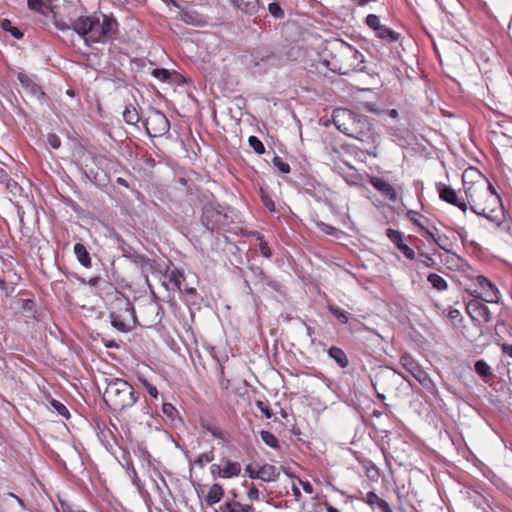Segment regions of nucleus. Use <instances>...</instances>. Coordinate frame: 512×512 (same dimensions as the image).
<instances>
[{
	"mask_svg": "<svg viewBox=\"0 0 512 512\" xmlns=\"http://www.w3.org/2000/svg\"><path fill=\"white\" fill-rule=\"evenodd\" d=\"M467 208L476 215L485 217L500 226L505 218L500 196L489 181L474 168H469L462 175Z\"/></svg>",
	"mask_w": 512,
	"mask_h": 512,
	"instance_id": "obj_1",
	"label": "nucleus"
},
{
	"mask_svg": "<svg viewBox=\"0 0 512 512\" xmlns=\"http://www.w3.org/2000/svg\"><path fill=\"white\" fill-rule=\"evenodd\" d=\"M332 120L336 128L343 134L364 143H374L376 135L367 116L345 108L333 111Z\"/></svg>",
	"mask_w": 512,
	"mask_h": 512,
	"instance_id": "obj_2",
	"label": "nucleus"
},
{
	"mask_svg": "<svg viewBox=\"0 0 512 512\" xmlns=\"http://www.w3.org/2000/svg\"><path fill=\"white\" fill-rule=\"evenodd\" d=\"M73 30L84 38L86 44L104 43L114 37L118 29L117 21L102 15L80 17L72 22Z\"/></svg>",
	"mask_w": 512,
	"mask_h": 512,
	"instance_id": "obj_3",
	"label": "nucleus"
},
{
	"mask_svg": "<svg viewBox=\"0 0 512 512\" xmlns=\"http://www.w3.org/2000/svg\"><path fill=\"white\" fill-rule=\"evenodd\" d=\"M103 398L113 409L123 410L136 403L138 394L127 381L113 378L108 381Z\"/></svg>",
	"mask_w": 512,
	"mask_h": 512,
	"instance_id": "obj_4",
	"label": "nucleus"
},
{
	"mask_svg": "<svg viewBox=\"0 0 512 512\" xmlns=\"http://www.w3.org/2000/svg\"><path fill=\"white\" fill-rule=\"evenodd\" d=\"M201 222L211 232L225 229L228 226V216L221 206L207 204L203 208Z\"/></svg>",
	"mask_w": 512,
	"mask_h": 512,
	"instance_id": "obj_5",
	"label": "nucleus"
},
{
	"mask_svg": "<svg viewBox=\"0 0 512 512\" xmlns=\"http://www.w3.org/2000/svg\"><path fill=\"white\" fill-rule=\"evenodd\" d=\"M150 136H162L170 129V123L164 113L152 110L143 122Z\"/></svg>",
	"mask_w": 512,
	"mask_h": 512,
	"instance_id": "obj_6",
	"label": "nucleus"
},
{
	"mask_svg": "<svg viewBox=\"0 0 512 512\" xmlns=\"http://www.w3.org/2000/svg\"><path fill=\"white\" fill-rule=\"evenodd\" d=\"M278 59L272 49L267 46L258 47L252 51L247 64L253 68H268L277 65Z\"/></svg>",
	"mask_w": 512,
	"mask_h": 512,
	"instance_id": "obj_7",
	"label": "nucleus"
},
{
	"mask_svg": "<svg viewBox=\"0 0 512 512\" xmlns=\"http://www.w3.org/2000/svg\"><path fill=\"white\" fill-rule=\"evenodd\" d=\"M124 313L127 316L125 318H123L118 313L112 312L110 314L111 324L114 328H116L117 330H119L121 332H128L131 329L129 319L134 320V318H135L134 308L130 302H126L125 308H124Z\"/></svg>",
	"mask_w": 512,
	"mask_h": 512,
	"instance_id": "obj_8",
	"label": "nucleus"
},
{
	"mask_svg": "<svg viewBox=\"0 0 512 512\" xmlns=\"http://www.w3.org/2000/svg\"><path fill=\"white\" fill-rule=\"evenodd\" d=\"M437 191L440 199L458 207L463 212L467 211V203L465 200H460L456 194V191L451 187L443 183L437 184Z\"/></svg>",
	"mask_w": 512,
	"mask_h": 512,
	"instance_id": "obj_9",
	"label": "nucleus"
},
{
	"mask_svg": "<svg viewBox=\"0 0 512 512\" xmlns=\"http://www.w3.org/2000/svg\"><path fill=\"white\" fill-rule=\"evenodd\" d=\"M467 312L473 320L479 322H489L491 320V313L488 307L481 303L479 300H471L467 304Z\"/></svg>",
	"mask_w": 512,
	"mask_h": 512,
	"instance_id": "obj_10",
	"label": "nucleus"
},
{
	"mask_svg": "<svg viewBox=\"0 0 512 512\" xmlns=\"http://www.w3.org/2000/svg\"><path fill=\"white\" fill-rule=\"evenodd\" d=\"M369 182L377 191H379L387 199H389L392 202L397 201V193L394 187L387 181L379 177H370Z\"/></svg>",
	"mask_w": 512,
	"mask_h": 512,
	"instance_id": "obj_11",
	"label": "nucleus"
},
{
	"mask_svg": "<svg viewBox=\"0 0 512 512\" xmlns=\"http://www.w3.org/2000/svg\"><path fill=\"white\" fill-rule=\"evenodd\" d=\"M476 281L483 291V300L485 302L493 303L498 301V290L486 277L478 276Z\"/></svg>",
	"mask_w": 512,
	"mask_h": 512,
	"instance_id": "obj_12",
	"label": "nucleus"
},
{
	"mask_svg": "<svg viewBox=\"0 0 512 512\" xmlns=\"http://www.w3.org/2000/svg\"><path fill=\"white\" fill-rule=\"evenodd\" d=\"M18 80L22 87L37 99H40L45 95V93L41 90V87L36 84L27 74L20 72L18 74Z\"/></svg>",
	"mask_w": 512,
	"mask_h": 512,
	"instance_id": "obj_13",
	"label": "nucleus"
},
{
	"mask_svg": "<svg viewBox=\"0 0 512 512\" xmlns=\"http://www.w3.org/2000/svg\"><path fill=\"white\" fill-rule=\"evenodd\" d=\"M334 49L339 53V55L346 59H354L356 61L362 62L363 55L356 50L351 45L345 43L344 41H337L335 43Z\"/></svg>",
	"mask_w": 512,
	"mask_h": 512,
	"instance_id": "obj_14",
	"label": "nucleus"
},
{
	"mask_svg": "<svg viewBox=\"0 0 512 512\" xmlns=\"http://www.w3.org/2000/svg\"><path fill=\"white\" fill-rule=\"evenodd\" d=\"M222 471L225 479L239 476L241 465L239 462L231 461L228 458L221 459Z\"/></svg>",
	"mask_w": 512,
	"mask_h": 512,
	"instance_id": "obj_15",
	"label": "nucleus"
},
{
	"mask_svg": "<svg viewBox=\"0 0 512 512\" xmlns=\"http://www.w3.org/2000/svg\"><path fill=\"white\" fill-rule=\"evenodd\" d=\"M280 470L272 464H264L259 468L258 479L265 482H271L278 479Z\"/></svg>",
	"mask_w": 512,
	"mask_h": 512,
	"instance_id": "obj_16",
	"label": "nucleus"
},
{
	"mask_svg": "<svg viewBox=\"0 0 512 512\" xmlns=\"http://www.w3.org/2000/svg\"><path fill=\"white\" fill-rule=\"evenodd\" d=\"M341 175L345 182L350 186H358L362 182L361 175L352 166H348L343 172H341Z\"/></svg>",
	"mask_w": 512,
	"mask_h": 512,
	"instance_id": "obj_17",
	"label": "nucleus"
},
{
	"mask_svg": "<svg viewBox=\"0 0 512 512\" xmlns=\"http://www.w3.org/2000/svg\"><path fill=\"white\" fill-rule=\"evenodd\" d=\"M74 253L81 265H83L85 268L91 267V258L89 252L83 244L76 243L74 245Z\"/></svg>",
	"mask_w": 512,
	"mask_h": 512,
	"instance_id": "obj_18",
	"label": "nucleus"
},
{
	"mask_svg": "<svg viewBox=\"0 0 512 512\" xmlns=\"http://www.w3.org/2000/svg\"><path fill=\"white\" fill-rule=\"evenodd\" d=\"M234 5L247 14H254L259 8V0H232Z\"/></svg>",
	"mask_w": 512,
	"mask_h": 512,
	"instance_id": "obj_19",
	"label": "nucleus"
},
{
	"mask_svg": "<svg viewBox=\"0 0 512 512\" xmlns=\"http://www.w3.org/2000/svg\"><path fill=\"white\" fill-rule=\"evenodd\" d=\"M224 494L223 488L220 484H213L206 496V503L208 506H212L218 503Z\"/></svg>",
	"mask_w": 512,
	"mask_h": 512,
	"instance_id": "obj_20",
	"label": "nucleus"
},
{
	"mask_svg": "<svg viewBox=\"0 0 512 512\" xmlns=\"http://www.w3.org/2000/svg\"><path fill=\"white\" fill-rule=\"evenodd\" d=\"M375 35L389 43L398 41L400 37L399 33L385 25H382L377 31H375Z\"/></svg>",
	"mask_w": 512,
	"mask_h": 512,
	"instance_id": "obj_21",
	"label": "nucleus"
},
{
	"mask_svg": "<svg viewBox=\"0 0 512 512\" xmlns=\"http://www.w3.org/2000/svg\"><path fill=\"white\" fill-rule=\"evenodd\" d=\"M412 376L427 390H431L434 387V383L430 376L419 366Z\"/></svg>",
	"mask_w": 512,
	"mask_h": 512,
	"instance_id": "obj_22",
	"label": "nucleus"
},
{
	"mask_svg": "<svg viewBox=\"0 0 512 512\" xmlns=\"http://www.w3.org/2000/svg\"><path fill=\"white\" fill-rule=\"evenodd\" d=\"M123 119L129 125H136L140 121V115L134 105L129 104L125 107Z\"/></svg>",
	"mask_w": 512,
	"mask_h": 512,
	"instance_id": "obj_23",
	"label": "nucleus"
},
{
	"mask_svg": "<svg viewBox=\"0 0 512 512\" xmlns=\"http://www.w3.org/2000/svg\"><path fill=\"white\" fill-rule=\"evenodd\" d=\"M328 355L335 360L340 367L345 368L348 365L347 356L342 349L333 346L328 350Z\"/></svg>",
	"mask_w": 512,
	"mask_h": 512,
	"instance_id": "obj_24",
	"label": "nucleus"
},
{
	"mask_svg": "<svg viewBox=\"0 0 512 512\" xmlns=\"http://www.w3.org/2000/svg\"><path fill=\"white\" fill-rule=\"evenodd\" d=\"M427 280L438 291H444L448 287L446 280L436 273L429 274Z\"/></svg>",
	"mask_w": 512,
	"mask_h": 512,
	"instance_id": "obj_25",
	"label": "nucleus"
},
{
	"mask_svg": "<svg viewBox=\"0 0 512 512\" xmlns=\"http://www.w3.org/2000/svg\"><path fill=\"white\" fill-rule=\"evenodd\" d=\"M400 365L411 375L419 367L418 363L408 354L400 357Z\"/></svg>",
	"mask_w": 512,
	"mask_h": 512,
	"instance_id": "obj_26",
	"label": "nucleus"
},
{
	"mask_svg": "<svg viewBox=\"0 0 512 512\" xmlns=\"http://www.w3.org/2000/svg\"><path fill=\"white\" fill-rule=\"evenodd\" d=\"M251 505L242 504L238 501H229L224 505V510L226 512H250Z\"/></svg>",
	"mask_w": 512,
	"mask_h": 512,
	"instance_id": "obj_27",
	"label": "nucleus"
},
{
	"mask_svg": "<svg viewBox=\"0 0 512 512\" xmlns=\"http://www.w3.org/2000/svg\"><path fill=\"white\" fill-rule=\"evenodd\" d=\"M475 372L484 378H491L493 376L491 367L484 360L476 361L474 365Z\"/></svg>",
	"mask_w": 512,
	"mask_h": 512,
	"instance_id": "obj_28",
	"label": "nucleus"
},
{
	"mask_svg": "<svg viewBox=\"0 0 512 512\" xmlns=\"http://www.w3.org/2000/svg\"><path fill=\"white\" fill-rule=\"evenodd\" d=\"M260 437L262 441L269 447L278 449L279 448V441L278 439L269 431L262 430L260 432Z\"/></svg>",
	"mask_w": 512,
	"mask_h": 512,
	"instance_id": "obj_29",
	"label": "nucleus"
},
{
	"mask_svg": "<svg viewBox=\"0 0 512 512\" xmlns=\"http://www.w3.org/2000/svg\"><path fill=\"white\" fill-rule=\"evenodd\" d=\"M434 243L442 250L446 252H450V249L452 247V242L450 238L447 235L444 234H438L435 238Z\"/></svg>",
	"mask_w": 512,
	"mask_h": 512,
	"instance_id": "obj_30",
	"label": "nucleus"
},
{
	"mask_svg": "<svg viewBox=\"0 0 512 512\" xmlns=\"http://www.w3.org/2000/svg\"><path fill=\"white\" fill-rule=\"evenodd\" d=\"M213 460H214V452H213V450H211L209 452L202 453V454L198 455L194 460V464L198 465L199 467H203L205 463H210Z\"/></svg>",
	"mask_w": 512,
	"mask_h": 512,
	"instance_id": "obj_31",
	"label": "nucleus"
},
{
	"mask_svg": "<svg viewBox=\"0 0 512 512\" xmlns=\"http://www.w3.org/2000/svg\"><path fill=\"white\" fill-rule=\"evenodd\" d=\"M386 235L397 248L403 243L402 233L400 231L389 228L386 231Z\"/></svg>",
	"mask_w": 512,
	"mask_h": 512,
	"instance_id": "obj_32",
	"label": "nucleus"
},
{
	"mask_svg": "<svg viewBox=\"0 0 512 512\" xmlns=\"http://www.w3.org/2000/svg\"><path fill=\"white\" fill-rule=\"evenodd\" d=\"M169 280L182 291V283L185 281V276L180 271H172L169 275Z\"/></svg>",
	"mask_w": 512,
	"mask_h": 512,
	"instance_id": "obj_33",
	"label": "nucleus"
},
{
	"mask_svg": "<svg viewBox=\"0 0 512 512\" xmlns=\"http://www.w3.org/2000/svg\"><path fill=\"white\" fill-rule=\"evenodd\" d=\"M329 311L342 323L348 322V316L345 311L336 306H328Z\"/></svg>",
	"mask_w": 512,
	"mask_h": 512,
	"instance_id": "obj_34",
	"label": "nucleus"
},
{
	"mask_svg": "<svg viewBox=\"0 0 512 512\" xmlns=\"http://www.w3.org/2000/svg\"><path fill=\"white\" fill-rule=\"evenodd\" d=\"M248 142L250 147L253 148L257 154H263L265 152L263 143L256 136H250Z\"/></svg>",
	"mask_w": 512,
	"mask_h": 512,
	"instance_id": "obj_35",
	"label": "nucleus"
},
{
	"mask_svg": "<svg viewBox=\"0 0 512 512\" xmlns=\"http://www.w3.org/2000/svg\"><path fill=\"white\" fill-rule=\"evenodd\" d=\"M1 26L4 30L9 31L15 38L20 39L23 36V33L16 27H12L11 22L7 19H4L1 22Z\"/></svg>",
	"mask_w": 512,
	"mask_h": 512,
	"instance_id": "obj_36",
	"label": "nucleus"
},
{
	"mask_svg": "<svg viewBox=\"0 0 512 512\" xmlns=\"http://www.w3.org/2000/svg\"><path fill=\"white\" fill-rule=\"evenodd\" d=\"M365 22L367 26L371 28L374 32L377 31L382 26L379 17L375 14L367 15Z\"/></svg>",
	"mask_w": 512,
	"mask_h": 512,
	"instance_id": "obj_37",
	"label": "nucleus"
},
{
	"mask_svg": "<svg viewBox=\"0 0 512 512\" xmlns=\"http://www.w3.org/2000/svg\"><path fill=\"white\" fill-rule=\"evenodd\" d=\"M268 10H269V13L277 18V19H282L284 17V11L283 9L280 7V5L276 2H272L268 5Z\"/></svg>",
	"mask_w": 512,
	"mask_h": 512,
	"instance_id": "obj_38",
	"label": "nucleus"
},
{
	"mask_svg": "<svg viewBox=\"0 0 512 512\" xmlns=\"http://www.w3.org/2000/svg\"><path fill=\"white\" fill-rule=\"evenodd\" d=\"M317 227L321 232L331 236H337L339 234L338 229L324 222H318Z\"/></svg>",
	"mask_w": 512,
	"mask_h": 512,
	"instance_id": "obj_39",
	"label": "nucleus"
},
{
	"mask_svg": "<svg viewBox=\"0 0 512 512\" xmlns=\"http://www.w3.org/2000/svg\"><path fill=\"white\" fill-rule=\"evenodd\" d=\"M274 166L282 173H289L290 172V166L288 163L284 162L280 157L275 156L273 159Z\"/></svg>",
	"mask_w": 512,
	"mask_h": 512,
	"instance_id": "obj_40",
	"label": "nucleus"
},
{
	"mask_svg": "<svg viewBox=\"0 0 512 512\" xmlns=\"http://www.w3.org/2000/svg\"><path fill=\"white\" fill-rule=\"evenodd\" d=\"M51 405L58 412L59 415L65 417V418L69 417V411L64 404H62L61 402H59L57 400H52Z\"/></svg>",
	"mask_w": 512,
	"mask_h": 512,
	"instance_id": "obj_41",
	"label": "nucleus"
},
{
	"mask_svg": "<svg viewBox=\"0 0 512 512\" xmlns=\"http://www.w3.org/2000/svg\"><path fill=\"white\" fill-rule=\"evenodd\" d=\"M152 75L161 81H166L170 77V72L164 68H155L152 71Z\"/></svg>",
	"mask_w": 512,
	"mask_h": 512,
	"instance_id": "obj_42",
	"label": "nucleus"
},
{
	"mask_svg": "<svg viewBox=\"0 0 512 512\" xmlns=\"http://www.w3.org/2000/svg\"><path fill=\"white\" fill-rule=\"evenodd\" d=\"M27 4L29 9L36 12H42L45 7L43 0H27Z\"/></svg>",
	"mask_w": 512,
	"mask_h": 512,
	"instance_id": "obj_43",
	"label": "nucleus"
},
{
	"mask_svg": "<svg viewBox=\"0 0 512 512\" xmlns=\"http://www.w3.org/2000/svg\"><path fill=\"white\" fill-rule=\"evenodd\" d=\"M261 200L265 207H267L270 211H275V204L272 198L263 190H261Z\"/></svg>",
	"mask_w": 512,
	"mask_h": 512,
	"instance_id": "obj_44",
	"label": "nucleus"
},
{
	"mask_svg": "<svg viewBox=\"0 0 512 512\" xmlns=\"http://www.w3.org/2000/svg\"><path fill=\"white\" fill-rule=\"evenodd\" d=\"M47 143L53 148L58 149L61 146L60 138L53 133L47 135Z\"/></svg>",
	"mask_w": 512,
	"mask_h": 512,
	"instance_id": "obj_45",
	"label": "nucleus"
},
{
	"mask_svg": "<svg viewBox=\"0 0 512 512\" xmlns=\"http://www.w3.org/2000/svg\"><path fill=\"white\" fill-rule=\"evenodd\" d=\"M162 412L171 419L177 414V410L171 403H163Z\"/></svg>",
	"mask_w": 512,
	"mask_h": 512,
	"instance_id": "obj_46",
	"label": "nucleus"
},
{
	"mask_svg": "<svg viewBox=\"0 0 512 512\" xmlns=\"http://www.w3.org/2000/svg\"><path fill=\"white\" fill-rule=\"evenodd\" d=\"M380 500L381 498L374 492H368L365 497V502L372 507L377 506Z\"/></svg>",
	"mask_w": 512,
	"mask_h": 512,
	"instance_id": "obj_47",
	"label": "nucleus"
},
{
	"mask_svg": "<svg viewBox=\"0 0 512 512\" xmlns=\"http://www.w3.org/2000/svg\"><path fill=\"white\" fill-rule=\"evenodd\" d=\"M398 249L404 254V256L410 260L415 258V252L406 244L402 243Z\"/></svg>",
	"mask_w": 512,
	"mask_h": 512,
	"instance_id": "obj_48",
	"label": "nucleus"
},
{
	"mask_svg": "<svg viewBox=\"0 0 512 512\" xmlns=\"http://www.w3.org/2000/svg\"><path fill=\"white\" fill-rule=\"evenodd\" d=\"M256 406L259 408V410L265 415V417L267 419L271 418L272 417V413H271V410L268 406V404H266L265 402L263 401H260L258 400L256 402Z\"/></svg>",
	"mask_w": 512,
	"mask_h": 512,
	"instance_id": "obj_49",
	"label": "nucleus"
},
{
	"mask_svg": "<svg viewBox=\"0 0 512 512\" xmlns=\"http://www.w3.org/2000/svg\"><path fill=\"white\" fill-rule=\"evenodd\" d=\"M422 230V233L421 235L426 238V239H431L433 240V242L435 241V238L437 237L438 233H437V229L434 227L433 229H428V228H425L424 229H421Z\"/></svg>",
	"mask_w": 512,
	"mask_h": 512,
	"instance_id": "obj_50",
	"label": "nucleus"
},
{
	"mask_svg": "<svg viewBox=\"0 0 512 512\" xmlns=\"http://www.w3.org/2000/svg\"><path fill=\"white\" fill-rule=\"evenodd\" d=\"M210 472L213 475V477L224 478L221 463L220 464H212L210 466Z\"/></svg>",
	"mask_w": 512,
	"mask_h": 512,
	"instance_id": "obj_51",
	"label": "nucleus"
},
{
	"mask_svg": "<svg viewBox=\"0 0 512 512\" xmlns=\"http://www.w3.org/2000/svg\"><path fill=\"white\" fill-rule=\"evenodd\" d=\"M143 385L144 387L146 388L147 392L149 393V395L153 398H157L158 396V390L157 388L152 385L151 383H149L147 380H144L143 381Z\"/></svg>",
	"mask_w": 512,
	"mask_h": 512,
	"instance_id": "obj_52",
	"label": "nucleus"
},
{
	"mask_svg": "<svg viewBox=\"0 0 512 512\" xmlns=\"http://www.w3.org/2000/svg\"><path fill=\"white\" fill-rule=\"evenodd\" d=\"M4 185L6 186V189L13 194H15L16 191L19 189L18 184L10 177H8V181L4 182Z\"/></svg>",
	"mask_w": 512,
	"mask_h": 512,
	"instance_id": "obj_53",
	"label": "nucleus"
},
{
	"mask_svg": "<svg viewBox=\"0 0 512 512\" xmlns=\"http://www.w3.org/2000/svg\"><path fill=\"white\" fill-rule=\"evenodd\" d=\"M259 249H260L262 256H264L265 258L271 257L272 253H271V250L266 242L261 241L259 243Z\"/></svg>",
	"mask_w": 512,
	"mask_h": 512,
	"instance_id": "obj_54",
	"label": "nucleus"
},
{
	"mask_svg": "<svg viewBox=\"0 0 512 512\" xmlns=\"http://www.w3.org/2000/svg\"><path fill=\"white\" fill-rule=\"evenodd\" d=\"M245 472L251 479H258L259 469H255L251 464L245 467Z\"/></svg>",
	"mask_w": 512,
	"mask_h": 512,
	"instance_id": "obj_55",
	"label": "nucleus"
},
{
	"mask_svg": "<svg viewBox=\"0 0 512 512\" xmlns=\"http://www.w3.org/2000/svg\"><path fill=\"white\" fill-rule=\"evenodd\" d=\"M259 490L253 486L247 492V497L250 500H258L259 499Z\"/></svg>",
	"mask_w": 512,
	"mask_h": 512,
	"instance_id": "obj_56",
	"label": "nucleus"
},
{
	"mask_svg": "<svg viewBox=\"0 0 512 512\" xmlns=\"http://www.w3.org/2000/svg\"><path fill=\"white\" fill-rule=\"evenodd\" d=\"M8 498L14 499L19 504V506L21 508H24L23 501L18 496H16L15 494L9 492V493H6V494L3 495V500L4 501H7Z\"/></svg>",
	"mask_w": 512,
	"mask_h": 512,
	"instance_id": "obj_57",
	"label": "nucleus"
},
{
	"mask_svg": "<svg viewBox=\"0 0 512 512\" xmlns=\"http://www.w3.org/2000/svg\"><path fill=\"white\" fill-rule=\"evenodd\" d=\"M408 216L410 220L413 221V223L416 224L420 229H424V225L418 221V218H416L418 216L417 212L409 211Z\"/></svg>",
	"mask_w": 512,
	"mask_h": 512,
	"instance_id": "obj_58",
	"label": "nucleus"
},
{
	"mask_svg": "<svg viewBox=\"0 0 512 512\" xmlns=\"http://www.w3.org/2000/svg\"><path fill=\"white\" fill-rule=\"evenodd\" d=\"M22 309L26 311H33L34 309V301L31 299L22 300Z\"/></svg>",
	"mask_w": 512,
	"mask_h": 512,
	"instance_id": "obj_59",
	"label": "nucleus"
},
{
	"mask_svg": "<svg viewBox=\"0 0 512 512\" xmlns=\"http://www.w3.org/2000/svg\"><path fill=\"white\" fill-rule=\"evenodd\" d=\"M55 26L59 29V30H68V29H73V26H72V23L71 24H67L65 23L64 21L62 20H56L55 21Z\"/></svg>",
	"mask_w": 512,
	"mask_h": 512,
	"instance_id": "obj_60",
	"label": "nucleus"
},
{
	"mask_svg": "<svg viewBox=\"0 0 512 512\" xmlns=\"http://www.w3.org/2000/svg\"><path fill=\"white\" fill-rule=\"evenodd\" d=\"M299 483L301 484L303 490L308 493V494H312L313 493V486L310 482L308 481H302L299 479Z\"/></svg>",
	"mask_w": 512,
	"mask_h": 512,
	"instance_id": "obj_61",
	"label": "nucleus"
},
{
	"mask_svg": "<svg viewBox=\"0 0 512 512\" xmlns=\"http://www.w3.org/2000/svg\"><path fill=\"white\" fill-rule=\"evenodd\" d=\"M377 507L379 509H381L383 512H393V510L391 509L389 504L385 500H383V499H381L379 501V503L377 504Z\"/></svg>",
	"mask_w": 512,
	"mask_h": 512,
	"instance_id": "obj_62",
	"label": "nucleus"
},
{
	"mask_svg": "<svg viewBox=\"0 0 512 512\" xmlns=\"http://www.w3.org/2000/svg\"><path fill=\"white\" fill-rule=\"evenodd\" d=\"M502 352L512 358V345L511 344H501Z\"/></svg>",
	"mask_w": 512,
	"mask_h": 512,
	"instance_id": "obj_63",
	"label": "nucleus"
},
{
	"mask_svg": "<svg viewBox=\"0 0 512 512\" xmlns=\"http://www.w3.org/2000/svg\"><path fill=\"white\" fill-rule=\"evenodd\" d=\"M8 177L9 175L6 170L0 167V183L4 184L5 181H8Z\"/></svg>",
	"mask_w": 512,
	"mask_h": 512,
	"instance_id": "obj_64",
	"label": "nucleus"
}]
</instances>
